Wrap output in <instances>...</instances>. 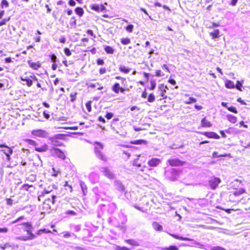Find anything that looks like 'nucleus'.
Segmentation results:
<instances>
[{"mask_svg":"<svg viewBox=\"0 0 250 250\" xmlns=\"http://www.w3.org/2000/svg\"><path fill=\"white\" fill-rule=\"evenodd\" d=\"M119 217L120 219L121 223L122 224H125L127 221L126 216L122 212L119 214Z\"/></svg>","mask_w":250,"mask_h":250,"instance_id":"cd10ccee","label":"nucleus"},{"mask_svg":"<svg viewBox=\"0 0 250 250\" xmlns=\"http://www.w3.org/2000/svg\"><path fill=\"white\" fill-rule=\"evenodd\" d=\"M201 126L203 127H210L212 125L211 123L208 121L206 117L203 118L201 122Z\"/></svg>","mask_w":250,"mask_h":250,"instance_id":"6ab92c4d","label":"nucleus"},{"mask_svg":"<svg viewBox=\"0 0 250 250\" xmlns=\"http://www.w3.org/2000/svg\"><path fill=\"white\" fill-rule=\"evenodd\" d=\"M156 86V83L155 81L151 80L150 81V90H154Z\"/></svg>","mask_w":250,"mask_h":250,"instance_id":"3c124183","label":"nucleus"},{"mask_svg":"<svg viewBox=\"0 0 250 250\" xmlns=\"http://www.w3.org/2000/svg\"><path fill=\"white\" fill-rule=\"evenodd\" d=\"M20 224H19V225H16L15 226H14V227L13 228V231H14L15 233H17V229H22V227H20Z\"/></svg>","mask_w":250,"mask_h":250,"instance_id":"e2e57ef3","label":"nucleus"},{"mask_svg":"<svg viewBox=\"0 0 250 250\" xmlns=\"http://www.w3.org/2000/svg\"><path fill=\"white\" fill-rule=\"evenodd\" d=\"M27 180L30 182H34L36 180V176L34 174H31L29 175L27 178Z\"/></svg>","mask_w":250,"mask_h":250,"instance_id":"a19ab883","label":"nucleus"},{"mask_svg":"<svg viewBox=\"0 0 250 250\" xmlns=\"http://www.w3.org/2000/svg\"><path fill=\"white\" fill-rule=\"evenodd\" d=\"M61 234H63L62 237H64V238H69L70 237H72V236L74 237L75 238H77V236L75 233L70 232L69 231L62 232L61 233Z\"/></svg>","mask_w":250,"mask_h":250,"instance_id":"412c9836","label":"nucleus"},{"mask_svg":"<svg viewBox=\"0 0 250 250\" xmlns=\"http://www.w3.org/2000/svg\"><path fill=\"white\" fill-rule=\"evenodd\" d=\"M51 231L50 230L47 229H40L38 230L37 232V234L40 235L42 233H51Z\"/></svg>","mask_w":250,"mask_h":250,"instance_id":"f704fd0d","label":"nucleus"},{"mask_svg":"<svg viewBox=\"0 0 250 250\" xmlns=\"http://www.w3.org/2000/svg\"><path fill=\"white\" fill-rule=\"evenodd\" d=\"M167 162L172 167L181 166L185 163V162L182 161L178 158L170 159L168 160Z\"/></svg>","mask_w":250,"mask_h":250,"instance_id":"423d86ee","label":"nucleus"},{"mask_svg":"<svg viewBox=\"0 0 250 250\" xmlns=\"http://www.w3.org/2000/svg\"><path fill=\"white\" fill-rule=\"evenodd\" d=\"M120 84L118 83H115L114 84L112 87V90L115 93H119V92L120 91Z\"/></svg>","mask_w":250,"mask_h":250,"instance_id":"c756f323","label":"nucleus"},{"mask_svg":"<svg viewBox=\"0 0 250 250\" xmlns=\"http://www.w3.org/2000/svg\"><path fill=\"white\" fill-rule=\"evenodd\" d=\"M210 250H226L225 248L220 246H214L210 247Z\"/></svg>","mask_w":250,"mask_h":250,"instance_id":"5fc2aeb1","label":"nucleus"},{"mask_svg":"<svg viewBox=\"0 0 250 250\" xmlns=\"http://www.w3.org/2000/svg\"><path fill=\"white\" fill-rule=\"evenodd\" d=\"M104 49L107 54H113L114 52V49L110 46H105Z\"/></svg>","mask_w":250,"mask_h":250,"instance_id":"473e14b6","label":"nucleus"},{"mask_svg":"<svg viewBox=\"0 0 250 250\" xmlns=\"http://www.w3.org/2000/svg\"><path fill=\"white\" fill-rule=\"evenodd\" d=\"M28 64L31 68L34 70H37L41 66V64L39 62H32L31 61H28Z\"/></svg>","mask_w":250,"mask_h":250,"instance_id":"dca6fc26","label":"nucleus"},{"mask_svg":"<svg viewBox=\"0 0 250 250\" xmlns=\"http://www.w3.org/2000/svg\"><path fill=\"white\" fill-rule=\"evenodd\" d=\"M64 52L67 56H70L71 55V52L68 48H65L64 49Z\"/></svg>","mask_w":250,"mask_h":250,"instance_id":"680f3d73","label":"nucleus"},{"mask_svg":"<svg viewBox=\"0 0 250 250\" xmlns=\"http://www.w3.org/2000/svg\"><path fill=\"white\" fill-rule=\"evenodd\" d=\"M193 241H194V244L196 245V247H197L198 248L206 249L205 248V245H203L202 244H201L199 242H197L194 241V240Z\"/></svg>","mask_w":250,"mask_h":250,"instance_id":"4d7b16f0","label":"nucleus"},{"mask_svg":"<svg viewBox=\"0 0 250 250\" xmlns=\"http://www.w3.org/2000/svg\"><path fill=\"white\" fill-rule=\"evenodd\" d=\"M75 12L80 17H82L84 13L83 9L80 7H77L75 9Z\"/></svg>","mask_w":250,"mask_h":250,"instance_id":"c85d7f7f","label":"nucleus"},{"mask_svg":"<svg viewBox=\"0 0 250 250\" xmlns=\"http://www.w3.org/2000/svg\"><path fill=\"white\" fill-rule=\"evenodd\" d=\"M245 192V189L243 188L239 189L238 190H236L233 192V194L235 196H239L240 195L242 194Z\"/></svg>","mask_w":250,"mask_h":250,"instance_id":"e433bc0d","label":"nucleus"},{"mask_svg":"<svg viewBox=\"0 0 250 250\" xmlns=\"http://www.w3.org/2000/svg\"><path fill=\"white\" fill-rule=\"evenodd\" d=\"M48 149V146L46 144H44L40 146L38 145L35 147V150L37 152H42L47 151Z\"/></svg>","mask_w":250,"mask_h":250,"instance_id":"a211bd4d","label":"nucleus"},{"mask_svg":"<svg viewBox=\"0 0 250 250\" xmlns=\"http://www.w3.org/2000/svg\"><path fill=\"white\" fill-rule=\"evenodd\" d=\"M56 196L52 195L51 199L48 198L47 199H46L43 204V209H46V210L49 212L51 208V207L49 205V203L51 202L52 204H54L55 203V199L56 198Z\"/></svg>","mask_w":250,"mask_h":250,"instance_id":"39448f33","label":"nucleus"},{"mask_svg":"<svg viewBox=\"0 0 250 250\" xmlns=\"http://www.w3.org/2000/svg\"><path fill=\"white\" fill-rule=\"evenodd\" d=\"M69 24L72 27H75L76 25V20L75 17H72L70 19Z\"/></svg>","mask_w":250,"mask_h":250,"instance_id":"4c0bfd02","label":"nucleus"},{"mask_svg":"<svg viewBox=\"0 0 250 250\" xmlns=\"http://www.w3.org/2000/svg\"><path fill=\"white\" fill-rule=\"evenodd\" d=\"M125 242L131 246H138V243L133 239H127L125 240Z\"/></svg>","mask_w":250,"mask_h":250,"instance_id":"72a5a7b5","label":"nucleus"},{"mask_svg":"<svg viewBox=\"0 0 250 250\" xmlns=\"http://www.w3.org/2000/svg\"><path fill=\"white\" fill-rule=\"evenodd\" d=\"M52 170L53 171V173L52 174V176L54 177H57L58 174L61 173L59 170H57L55 169V168L53 167L52 168Z\"/></svg>","mask_w":250,"mask_h":250,"instance_id":"864d4df0","label":"nucleus"},{"mask_svg":"<svg viewBox=\"0 0 250 250\" xmlns=\"http://www.w3.org/2000/svg\"><path fill=\"white\" fill-rule=\"evenodd\" d=\"M155 101V96L153 93L150 94L147 98V101L153 103Z\"/></svg>","mask_w":250,"mask_h":250,"instance_id":"37998d69","label":"nucleus"},{"mask_svg":"<svg viewBox=\"0 0 250 250\" xmlns=\"http://www.w3.org/2000/svg\"><path fill=\"white\" fill-rule=\"evenodd\" d=\"M165 88L167 89V86H165L163 84H160L158 86V90L160 91V95L163 99H166L167 98V96L165 94L166 92Z\"/></svg>","mask_w":250,"mask_h":250,"instance_id":"4468645a","label":"nucleus"},{"mask_svg":"<svg viewBox=\"0 0 250 250\" xmlns=\"http://www.w3.org/2000/svg\"><path fill=\"white\" fill-rule=\"evenodd\" d=\"M162 250H178V248L176 246H170L169 247L163 248Z\"/></svg>","mask_w":250,"mask_h":250,"instance_id":"ea45409f","label":"nucleus"},{"mask_svg":"<svg viewBox=\"0 0 250 250\" xmlns=\"http://www.w3.org/2000/svg\"><path fill=\"white\" fill-rule=\"evenodd\" d=\"M227 156V155L226 154L219 155L217 152H214L212 154V157L213 158L226 157Z\"/></svg>","mask_w":250,"mask_h":250,"instance_id":"a18cd8bd","label":"nucleus"},{"mask_svg":"<svg viewBox=\"0 0 250 250\" xmlns=\"http://www.w3.org/2000/svg\"><path fill=\"white\" fill-rule=\"evenodd\" d=\"M56 188V186L54 184H52L48 186L47 188H44L43 191L42 192V194L39 197V200H40V197L43 196L45 194H48L50 193L53 190Z\"/></svg>","mask_w":250,"mask_h":250,"instance_id":"ddd939ff","label":"nucleus"},{"mask_svg":"<svg viewBox=\"0 0 250 250\" xmlns=\"http://www.w3.org/2000/svg\"><path fill=\"white\" fill-rule=\"evenodd\" d=\"M152 227L153 228L157 230V231H162L163 230V227L162 226L160 225L158 223L156 222H154L152 223Z\"/></svg>","mask_w":250,"mask_h":250,"instance_id":"393cba45","label":"nucleus"},{"mask_svg":"<svg viewBox=\"0 0 250 250\" xmlns=\"http://www.w3.org/2000/svg\"><path fill=\"white\" fill-rule=\"evenodd\" d=\"M9 20H10L9 18L8 19H4L2 20L1 21H0V26H1L2 25L5 24L6 22L9 21Z\"/></svg>","mask_w":250,"mask_h":250,"instance_id":"69168bd1","label":"nucleus"},{"mask_svg":"<svg viewBox=\"0 0 250 250\" xmlns=\"http://www.w3.org/2000/svg\"><path fill=\"white\" fill-rule=\"evenodd\" d=\"M91 101H89L85 104L86 108L88 112H90L91 111Z\"/></svg>","mask_w":250,"mask_h":250,"instance_id":"603ef678","label":"nucleus"},{"mask_svg":"<svg viewBox=\"0 0 250 250\" xmlns=\"http://www.w3.org/2000/svg\"><path fill=\"white\" fill-rule=\"evenodd\" d=\"M69 229L75 232H79L81 229V225L71 224L69 225Z\"/></svg>","mask_w":250,"mask_h":250,"instance_id":"aec40b11","label":"nucleus"},{"mask_svg":"<svg viewBox=\"0 0 250 250\" xmlns=\"http://www.w3.org/2000/svg\"><path fill=\"white\" fill-rule=\"evenodd\" d=\"M92 9L96 11H100V5L98 4H94L92 6Z\"/></svg>","mask_w":250,"mask_h":250,"instance_id":"052dcab7","label":"nucleus"},{"mask_svg":"<svg viewBox=\"0 0 250 250\" xmlns=\"http://www.w3.org/2000/svg\"><path fill=\"white\" fill-rule=\"evenodd\" d=\"M80 185L81 188V189L83 192V194L85 195L86 194V193L87 192V186L84 183V182L83 181L80 182Z\"/></svg>","mask_w":250,"mask_h":250,"instance_id":"a878e982","label":"nucleus"},{"mask_svg":"<svg viewBox=\"0 0 250 250\" xmlns=\"http://www.w3.org/2000/svg\"><path fill=\"white\" fill-rule=\"evenodd\" d=\"M225 86L227 88L232 89L235 88V85L234 83L229 80H227L225 81Z\"/></svg>","mask_w":250,"mask_h":250,"instance_id":"5701e85b","label":"nucleus"},{"mask_svg":"<svg viewBox=\"0 0 250 250\" xmlns=\"http://www.w3.org/2000/svg\"><path fill=\"white\" fill-rule=\"evenodd\" d=\"M51 151L54 153L59 158L64 160L65 158V155L63 151L57 148H53Z\"/></svg>","mask_w":250,"mask_h":250,"instance_id":"1a4fd4ad","label":"nucleus"},{"mask_svg":"<svg viewBox=\"0 0 250 250\" xmlns=\"http://www.w3.org/2000/svg\"><path fill=\"white\" fill-rule=\"evenodd\" d=\"M90 181L95 184L97 183L99 180V175L96 172H92L88 176Z\"/></svg>","mask_w":250,"mask_h":250,"instance_id":"f8f14e48","label":"nucleus"},{"mask_svg":"<svg viewBox=\"0 0 250 250\" xmlns=\"http://www.w3.org/2000/svg\"><path fill=\"white\" fill-rule=\"evenodd\" d=\"M109 208L108 211L110 213H113L117 208L116 205L114 203H111L108 205Z\"/></svg>","mask_w":250,"mask_h":250,"instance_id":"b1692460","label":"nucleus"},{"mask_svg":"<svg viewBox=\"0 0 250 250\" xmlns=\"http://www.w3.org/2000/svg\"><path fill=\"white\" fill-rule=\"evenodd\" d=\"M32 134L39 137L45 138L47 136V133L42 129L34 130L32 131Z\"/></svg>","mask_w":250,"mask_h":250,"instance_id":"6e6552de","label":"nucleus"},{"mask_svg":"<svg viewBox=\"0 0 250 250\" xmlns=\"http://www.w3.org/2000/svg\"><path fill=\"white\" fill-rule=\"evenodd\" d=\"M115 79H117V80H121V82L122 84H123L124 85H125V84L126 83V79L125 78L121 77L120 76H116L115 77Z\"/></svg>","mask_w":250,"mask_h":250,"instance_id":"de8ad7c7","label":"nucleus"},{"mask_svg":"<svg viewBox=\"0 0 250 250\" xmlns=\"http://www.w3.org/2000/svg\"><path fill=\"white\" fill-rule=\"evenodd\" d=\"M243 82V81L240 82L239 81H237L236 84L235 85V87H236L238 90L242 91L241 87H242Z\"/></svg>","mask_w":250,"mask_h":250,"instance_id":"79ce46f5","label":"nucleus"},{"mask_svg":"<svg viewBox=\"0 0 250 250\" xmlns=\"http://www.w3.org/2000/svg\"><path fill=\"white\" fill-rule=\"evenodd\" d=\"M130 40L129 38H123L121 40V42L123 44L127 45L130 43Z\"/></svg>","mask_w":250,"mask_h":250,"instance_id":"58836bf2","label":"nucleus"},{"mask_svg":"<svg viewBox=\"0 0 250 250\" xmlns=\"http://www.w3.org/2000/svg\"><path fill=\"white\" fill-rule=\"evenodd\" d=\"M145 142H146V141L143 140H135L134 141V142L133 143V144H136V145H140V144H142L143 143H145Z\"/></svg>","mask_w":250,"mask_h":250,"instance_id":"774afa93","label":"nucleus"},{"mask_svg":"<svg viewBox=\"0 0 250 250\" xmlns=\"http://www.w3.org/2000/svg\"><path fill=\"white\" fill-rule=\"evenodd\" d=\"M133 27H134L133 25L129 24L126 27L125 29L127 31L131 33L133 31Z\"/></svg>","mask_w":250,"mask_h":250,"instance_id":"13d9d810","label":"nucleus"},{"mask_svg":"<svg viewBox=\"0 0 250 250\" xmlns=\"http://www.w3.org/2000/svg\"><path fill=\"white\" fill-rule=\"evenodd\" d=\"M227 119L232 124H235L237 122L236 117L232 115H228Z\"/></svg>","mask_w":250,"mask_h":250,"instance_id":"7c9ffc66","label":"nucleus"},{"mask_svg":"<svg viewBox=\"0 0 250 250\" xmlns=\"http://www.w3.org/2000/svg\"><path fill=\"white\" fill-rule=\"evenodd\" d=\"M0 6L2 8L4 7H7L9 6V3L6 0H2Z\"/></svg>","mask_w":250,"mask_h":250,"instance_id":"8fccbe9b","label":"nucleus"},{"mask_svg":"<svg viewBox=\"0 0 250 250\" xmlns=\"http://www.w3.org/2000/svg\"><path fill=\"white\" fill-rule=\"evenodd\" d=\"M32 187V185L29 186V185H28V184H24V185H22V189H23V190H28V189H29V188L30 187Z\"/></svg>","mask_w":250,"mask_h":250,"instance_id":"338daca9","label":"nucleus"},{"mask_svg":"<svg viewBox=\"0 0 250 250\" xmlns=\"http://www.w3.org/2000/svg\"><path fill=\"white\" fill-rule=\"evenodd\" d=\"M220 31L218 29H215L213 32L210 33V36H211L212 39L219 38Z\"/></svg>","mask_w":250,"mask_h":250,"instance_id":"bb28decb","label":"nucleus"},{"mask_svg":"<svg viewBox=\"0 0 250 250\" xmlns=\"http://www.w3.org/2000/svg\"><path fill=\"white\" fill-rule=\"evenodd\" d=\"M14 239L15 240H21L24 241L32 240V239H31V238H29L27 236H17Z\"/></svg>","mask_w":250,"mask_h":250,"instance_id":"2f4dec72","label":"nucleus"},{"mask_svg":"<svg viewBox=\"0 0 250 250\" xmlns=\"http://www.w3.org/2000/svg\"><path fill=\"white\" fill-rule=\"evenodd\" d=\"M10 246V243L8 242L4 245H0V249L2 250H5L6 249L9 248Z\"/></svg>","mask_w":250,"mask_h":250,"instance_id":"c03bdc74","label":"nucleus"},{"mask_svg":"<svg viewBox=\"0 0 250 250\" xmlns=\"http://www.w3.org/2000/svg\"><path fill=\"white\" fill-rule=\"evenodd\" d=\"M93 145L94 146V153L97 158L106 162L107 161V158L102 151L104 149L103 145L100 142H94Z\"/></svg>","mask_w":250,"mask_h":250,"instance_id":"f257e3e1","label":"nucleus"},{"mask_svg":"<svg viewBox=\"0 0 250 250\" xmlns=\"http://www.w3.org/2000/svg\"><path fill=\"white\" fill-rule=\"evenodd\" d=\"M161 163V160L156 158H152L148 162V164L150 167H156Z\"/></svg>","mask_w":250,"mask_h":250,"instance_id":"2eb2a0df","label":"nucleus"},{"mask_svg":"<svg viewBox=\"0 0 250 250\" xmlns=\"http://www.w3.org/2000/svg\"><path fill=\"white\" fill-rule=\"evenodd\" d=\"M26 142L28 143L29 145H32L33 146H34L35 147L37 146V143L31 139H27Z\"/></svg>","mask_w":250,"mask_h":250,"instance_id":"09e8293b","label":"nucleus"},{"mask_svg":"<svg viewBox=\"0 0 250 250\" xmlns=\"http://www.w3.org/2000/svg\"><path fill=\"white\" fill-rule=\"evenodd\" d=\"M20 227H22V230L24 231L27 232L28 235V236H27L28 237L31 238V239H32V240L36 237V235L32 233V225L30 223L27 222L21 224Z\"/></svg>","mask_w":250,"mask_h":250,"instance_id":"7ed1b4c3","label":"nucleus"},{"mask_svg":"<svg viewBox=\"0 0 250 250\" xmlns=\"http://www.w3.org/2000/svg\"><path fill=\"white\" fill-rule=\"evenodd\" d=\"M99 170L103 174V175L109 179H113L115 178V174L111 170L107 167H102L99 168Z\"/></svg>","mask_w":250,"mask_h":250,"instance_id":"20e7f679","label":"nucleus"},{"mask_svg":"<svg viewBox=\"0 0 250 250\" xmlns=\"http://www.w3.org/2000/svg\"><path fill=\"white\" fill-rule=\"evenodd\" d=\"M170 235L173 238H174L175 239H178V240H182V241H193V239L188 238V237H184L180 236H179L177 234H170Z\"/></svg>","mask_w":250,"mask_h":250,"instance_id":"4be33fe9","label":"nucleus"},{"mask_svg":"<svg viewBox=\"0 0 250 250\" xmlns=\"http://www.w3.org/2000/svg\"><path fill=\"white\" fill-rule=\"evenodd\" d=\"M140 10H141V11L143 12H144V13L146 15H147V16L148 17V18H149V19H150L151 20H152V17H151L150 16H149V15H148V13H147V11H146L145 8H140Z\"/></svg>","mask_w":250,"mask_h":250,"instance_id":"0e129e2a","label":"nucleus"},{"mask_svg":"<svg viewBox=\"0 0 250 250\" xmlns=\"http://www.w3.org/2000/svg\"><path fill=\"white\" fill-rule=\"evenodd\" d=\"M119 70L120 71L127 74L130 72V68L126 67L125 66H120L119 67Z\"/></svg>","mask_w":250,"mask_h":250,"instance_id":"c9c22d12","label":"nucleus"},{"mask_svg":"<svg viewBox=\"0 0 250 250\" xmlns=\"http://www.w3.org/2000/svg\"><path fill=\"white\" fill-rule=\"evenodd\" d=\"M0 147L2 148L0 151L3 152L5 155L8 154L13 153V149L5 144H0Z\"/></svg>","mask_w":250,"mask_h":250,"instance_id":"9d476101","label":"nucleus"},{"mask_svg":"<svg viewBox=\"0 0 250 250\" xmlns=\"http://www.w3.org/2000/svg\"><path fill=\"white\" fill-rule=\"evenodd\" d=\"M115 189L121 193H125V188L122 182L120 180H115L114 182Z\"/></svg>","mask_w":250,"mask_h":250,"instance_id":"0eeeda50","label":"nucleus"},{"mask_svg":"<svg viewBox=\"0 0 250 250\" xmlns=\"http://www.w3.org/2000/svg\"><path fill=\"white\" fill-rule=\"evenodd\" d=\"M197 101L196 99L193 97H190L187 101L185 102L187 104H190L192 103H196Z\"/></svg>","mask_w":250,"mask_h":250,"instance_id":"49530a36","label":"nucleus"},{"mask_svg":"<svg viewBox=\"0 0 250 250\" xmlns=\"http://www.w3.org/2000/svg\"><path fill=\"white\" fill-rule=\"evenodd\" d=\"M221 182V180L216 177H211L208 181L204 183V186L208 188L215 190Z\"/></svg>","mask_w":250,"mask_h":250,"instance_id":"f03ea898","label":"nucleus"},{"mask_svg":"<svg viewBox=\"0 0 250 250\" xmlns=\"http://www.w3.org/2000/svg\"><path fill=\"white\" fill-rule=\"evenodd\" d=\"M21 79L22 81L25 82L26 84L28 86L30 87L33 84L32 80L29 77L28 78L27 76H22L21 77Z\"/></svg>","mask_w":250,"mask_h":250,"instance_id":"f3484780","label":"nucleus"},{"mask_svg":"<svg viewBox=\"0 0 250 250\" xmlns=\"http://www.w3.org/2000/svg\"><path fill=\"white\" fill-rule=\"evenodd\" d=\"M50 59H51V61L53 63H56V62L57 61V56L55 54H51V55H50Z\"/></svg>","mask_w":250,"mask_h":250,"instance_id":"bf43d9fd","label":"nucleus"},{"mask_svg":"<svg viewBox=\"0 0 250 250\" xmlns=\"http://www.w3.org/2000/svg\"><path fill=\"white\" fill-rule=\"evenodd\" d=\"M201 134L206 136L209 138L219 139L220 138L216 133L214 132H201Z\"/></svg>","mask_w":250,"mask_h":250,"instance_id":"9b49d317","label":"nucleus"},{"mask_svg":"<svg viewBox=\"0 0 250 250\" xmlns=\"http://www.w3.org/2000/svg\"><path fill=\"white\" fill-rule=\"evenodd\" d=\"M228 110L231 112L234 113H237V110L236 108L233 106H229L228 108Z\"/></svg>","mask_w":250,"mask_h":250,"instance_id":"6e6d98bb","label":"nucleus"}]
</instances>
